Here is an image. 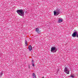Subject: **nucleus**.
Returning <instances> with one entry per match:
<instances>
[{
    "mask_svg": "<svg viewBox=\"0 0 78 78\" xmlns=\"http://www.w3.org/2000/svg\"><path fill=\"white\" fill-rule=\"evenodd\" d=\"M16 12L20 16H22V17L24 16V11H23V10L22 9L17 10Z\"/></svg>",
    "mask_w": 78,
    "mask_h": 78,
    "instance_id": "1",
    "label": "nucleus"
},
{
    "mask_svg": "<svg viewBox=\"0 0 78 78\" xmlns=\"http://www.w3.org/2000/svg\"><path fill=\"white\" fill-rule=\"evenodd\" d=\"M60 12H61V9L58 8L56 9V10L54 11V16H58Z\"/></svg>",
    "mask_w": 78,
    "mask_h": 78,
    "instance_id": "2",
    "label": "nucleus"
},
{
    "mask_svg": "<svg viewBox=\"0 0 78 78\" xmlns=\"http://www.w3.org/2000/svg\"><path fill=\"white\" fill-rule=\"evenodd\" d=\"M57 50L56 47H52L51 48V51L52 53H56Z\"/></svg>",
    "mask_w": 78,
    "mask_h": 78,
    "instance_id": "3",
    "label": "nucleus"
},
{
    "mask_svg": "<svg viewBox=\"0 0 78 78\" xmlns=\"http://www.w3.org/2000/svg\"><path fill=\"white\" fill-rule=\"evenodd\" d=\"M65 72L67 74H69V69L67 67H65Z\"/></svg>",
    "mask_w": 78,
    "mask_h": 78,
    "instance_id": "4",
    "label": "nucleus"
},
{
    "mask_svg": "<svg viewBox=\"0 0 78 78\" xmlns=\"http://www.w3.org/2000/svg\"><path fill=\"white\" fill-rule=\"evenodd\" d=\"M73 33L72 34V36L73 37H76V34H77V31H76V30H75Z\"/></svg>",
    "mask_w": 78,
    "mask_h": 78,
    "instance_id": "5",
    "label": "nucleus"
},
{
    "mask_svg": "<svg viewBox=\"0 0 78 78\" xmlns=\"http://www.w3.org/2000/svg\"><path fill=\"white\" fill-rule=\"evenodd\" d=\"M35 31L38 34H40L41 33V31L39 30V28H36Z\"/></svg>",
    "mask_w": 78,
    "mask_h": 78,
    "instance_id": "6",
    "label": "nucleus"
},
{
    "mask_svg": "<svg viewBox=\"0 0 78 78\" xmlns=\"http://www.w3.org/2000/svg\"><path fill=\"white\" fill-rule=\"evenodd\" d=\"M28 48L29 51H31L33 49L32 48V47L31 46V45H30L29 46Z\"/></svg>",
    "mask_w": 78,
    "mask_h": 78,
    "instance_id": "7",
    "label": "nucleus"
},
{
    "mask_svg": "<svg viewBox=\"0 0 78 78\" xmlns=\"http://www.w3.org/2000/svg\"><path fill=\"white\" fill-rule=\"evenodd\" d=\"M25 45L26 46H27V45H28V43H27V40H25Z\"/></svg>",
    "mask_w": 78,
    "mask_h": 78,
    "instance_id": "8",
    "label": "nucleus"
},
{
    "mask_svg": "<svg viewBox=\"0 0 78 78\" xmlns=\"http://www.w3.org/2000/svg\"><path fill=\"white\" fill-rule=\"evenodd\" d=\"M33 78H36V75H35V73H33Z\"/></svg>",
    "mask_w": 78,
    "mask_h": 78,
    "instance_id": "9",
    "label": "nucleus"
},
{
    "mask_svg": "<svg viewBox=\"0 0 78 78\" xmlns=\"http://www.w3.org/2000/svg\"><path fill=\"white\" fill-rule=\"evenodd\" d=\"M63 20L62 19H59L58 21V23H60V22H62Z\"/></svg>",
    "mask_w": 78,
    "mask_h": 78,
    "instance_id": "10",
    "label": "nucleus"
},
{
    "mask_svg": "<svg viewBox=\"0 0 78 78\" xmlns=\"http://www.w3.org/2000/svg\"><path fill=\"white\" fill-rule=\"evenodd\" d=\"M70 77H72V78H75V76L71 75H70Z\"/></svg>",
    "mask_w": 78,
    "mask_h": 78,
    "instance_id": "11",
    "label": "nucleus"
},
{
    "mask_svg": "<svg viewBox=\"0 0 78 78\" xmlns=\"http://www.w3.org/2000/svg\"><path fill=\"white\" fill-rule=\"evenodd\" d=\"M2 75H3V73H0V77H2Z\"/></svg>",
    "mask_w": 78,
    "mask_h": 78,
    "instance_id": "12",
    "label": "nucleus"
},
{
    "mask_svg": "<svg viewBox=\"0 0 78 78\" xmlns=\"http://www.w3.org/2000/svg\"><path fill=\"white\" fill-rule=\"evenodd\" d=\"M32 63L34 64V60H32Z\"/></svg>",
    "mask_w": 78,
    "mask_h": 78,
    "instance_id": "13",
    "label": "nucleus"
},
{
    "mask_svg": "<svg viewBox=\"0 0 78 78\" xmlns=\"http://www.w3.org/2000/svg\"><path fill=\"white\" fill-rule=\"evenodd\" d=\"M76 37H78V32H77V34L76 35Z\"/></svg>",
    "mask_w": 78,
    "mask_h": 78,
    "instance_id": "14",
    "label": "nucleus"
},
{
    "mask_svg": "<svg viewBox=\"0 0 78 78\" xmlns=\"http://www.w3.org/2000/svg\"><path fill=\"white\" fill-rule=\"evenodd\" d=\"M28 67L29 69H30V65H28Z\"/></svg>",
    "mask_w": 78,
    "mask_h": 78,
    "instance_id": "15",
    "label": "nucleus"
},
{
    "mask_svg": "<svg viewBox=\"0 0 78 78\" xmlns=\"http://www.w3.org/2000/svg\"><path fill=\"white\" fill-rule=\"evenodd\" d=\"M32 66L33 67L34 66V63L32 64Z\"/></svg>",
    "mask_w": 78,
    "mask_h": 78,
    "instance_id": "16",
    "label": "nucleus"
}]
</instances>
